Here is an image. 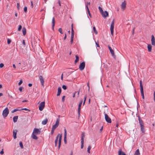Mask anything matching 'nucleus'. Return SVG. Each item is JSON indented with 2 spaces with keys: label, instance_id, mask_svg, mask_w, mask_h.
<instances>
[{
  "label": "nucleus",
  "instance_id": "obj_1",
  "mask_svg": "<svg viewBox=\"0 0 155 155\" xmlns=\"http://www.w3.org/2000/svg\"><path fill=\"white\" fill-rule=\"evenodd\" d=\"M62 137V134H58L56 137V139L55 141V146L56 147L58 145V149L60 147L61 144V141Z\"/></svg>",
  "mask_w": 155,
  "mask_h": 155
},
{
  "label": "nucleus",
  "instance_id": "obj_2",
  "mask_svg": "<svg viewBox=\"0 0 155 155\" xmlns=\"http://www.w3.org/2000/svg\"><path fill=\"white\" fill-rule=\"evenodd\" d=\"M60 121L59 118H57L56 120V123L52 126V131L54 132V130L58 127L59 125Z\"/></svg>",
  "mask_w": 155,
  "mask_h": 155
},
{
  "label": "nucleus",
  "instance_id": "obj_3",
  "mask_svg": "<svg viewBox=\"0 0 155 155\" xmlns=\"http://www.w3.org/2000/svg\"><path fill=\"white\" fill-rule=\"evenodd\" d=\"M9 111L7 107H6L3 110L2 112V115L4 117H6L8 114Z\"/></svg>",
  "mask_w": 155,
  "mask_h": 155
},
{
  "label": "nucleus",
  "instance_id": "obj_4",
  "mask_svg": "<svg viewBox=\"0 0 155 155\" xmlns=\"http://www.w3.org/2000/svg\"><path fill=\"white\" fill-rule=\"evenodd\" d=\"M104 118L106 121L109 123H111V119L105 113V112L104 113Z\"/></svg>",
  "mask_w": 155,
  "mask_h": 155
},
{
  "label": "nucleus",
  "instance_id": "obj_5",
  "mask_svg": "<svg viewBox=\"0 0 155 155\" xmlns=\"http://www.w3.org/2000/svg\"><path fill=\"white\" fill-rule=\"evenodd\" d=\"M45 102L43 101L41 102L39 106V109L40 111H42L45 107Z\"/></svg>",
  "mask_w": 155,
  "mask_h": 155
},
{
  "label": "nucleus",
  "instance_id": "obj_6",
  "mask_svg": "<svg viewBox=\"0 0 155 155\" xmlns=\"http://www.w3.org/2000/svg\"><path fill=\"white\" fill-rule=\"evenodd\" d=\"M114 20H113L111 23L110 27L111 34V35L112 36L113 35V32H114Z\"/></svg>",
  "mask_w": 155,
  "mask_h": 155
},
{
  "label": "nucleus",
  "instance_id": "obj_7",
  "mask_svg": "<svg viewBox=\"0 0 155 155\" xmlns=\"http://www.w3.org/2000/svg\"><path fill=\"white\" fill-rule=\"evenodd\" d=\"M40 131L39 129L35 128L33 130L32 134L36 135L40 134Z\"/></svg>",
  "mask_w": 155,
  "mask_h": 155
},
{
  "label": "nucleus",
  "instance_id": "obj_8",
  "mask_svg": "<svg viewBox=\"0 0 155 155\" xmlns=\"http://www.w3.org/2000/svg\"><path fill=\"white\" fill-rule=\"evenodd\" d=\"M85 67V63L83 62L81 63L79 68L80 70L82 71L83 70Z\"/></svg>",
  "mask_w": 155,
  "mask_h": 155
},
{
  "label": "nucleus",
  "instance_id": "obj_9",
  "mask_svg": "<svg viewBox=\"0 0 155 155\" xmlns=\"http://www.w3.org/2000/svg\"><path fill=\"white\" fill-rule=\"evenodd\" d=\"M39 78L42 85L43 87L44 84V79L43 77H42V76L40 75L39 76Z\"/></svg>",
  "mask_w": 155,
  "mask_h": 155
},
{
  "label": "nucleus",
  "instance_id": "obj_10",
  "mask_svg": "<svg viewBox=\"0 0 155 155\" xmlns=\"http://www.w3.org/2000/svg\"><path fill=\"white\" fill-rule=\"evenodd\" d=\"M108 48L109 49L112 55V56H113L114 58H115L116 56H115L114 54V50L112 49V48H111V47L108 45Z\"/></svg>",
  "mask_w": 155,
  "mask_h": 155
},
{
  "label": "nucleus",
  "instance_id": "obj_11",
  "mask_svg": "<svg viewBox=\"0 0 155 155\" xmlns=\"http://www.w3.org/2000/svg\"><path fill=\"white\" fill-rule=\"evenodd\" d=\"M126 2L125 1H124L123 2L121 5V8L123 10V11L126 8Z\"/></svg>",
  "mask_w": 155,
  "mask_h": 155
},
{
  "label": "nucleus",
  "instance_id": "obj_12",
  "mask_svg": "<svg viewBox=\"0 0 155 155\" xmlns=\"http://www.w3.org/2000/svg\"><path fill=\"white\" fill-rule=\"evenodd\" d=\"M64 141L65 143H67V130L66 129H64Z\"/></svg>",
  "mask_w": 155,
  "mask_h": 155
},
{
  "label": "nucleus",
  "instance_id": "obj_13",
  "mask_svg": "<svg viewBox=\"0 0 155 155\" xmlns=\"http://www.w3.org/2000/svg\"><path fill=\"white\" fill-rule=\"evenodd\" d=\"M83 102V100H81L79 104L78 105V115H80V110H81V105L82 104V103Z\"/></svg>",
  "mask_w": 155,
  "mask_h": 155
},
{
  "label": "nucleus",
  "instance_id": "obj_14",
  "mask_svg": "<svg viewBox=\"0 0 155 155\" xmlns=\"http://www.w3.org/2000/svg\"><path fill=\"white\" fill-rule=\"evenodd\" d=\"M101 14L102 15L103 17L104 18H106L108 16V13L106 11H105L104 12L103 11V12L101 13Z\"/></svg>",
  "mask_w": 155,
  "mask_h": 155
},
{
  "label": "nucleus",
  "instance_id": "obj_15",
  "mask_svg": "<svg viewBox=\"0 0 155 155\" xmlns=\"http://www.w3.org/2000/svg\"><path fill=\"white\" fill-rule=\"evenodd\" d=\"M151 44L155 46V38L153 35H152L151 39Z\"/></svg>",
  "mask_w": 155,
  "mask_h": 155
},
{
  "label": "nucleus",
  "instance_id": "obj_16",
  "mask_svg": "<svg viewBox=\"0 0 155 155\" xmlns=\"http://www.w3.org/2000/svg\"><path fill=\"white\" fill-rule=\"evenodd\" d=\"M17 132V130H13V136L14 138L15 139L16 138V134Z\"/></svg>",
  "mask_w": 155,
  "mask_h": 155
},
{
  "label": "nucleus",
  "instance_id": "obj_17",
  "mask_svg": "<svg viewBox=\"0 0 155 155\" xmlns=\"http://www.w3.org/2000/svg\"><path fill=\"white\" fill-rule=\"evenodd\" d=\"M72 26V29H71V39H73L74 37V31L73 29V24L71 25Z\"/></svg>",
  "mask_w": 155,
  "mask_h": 155
},
{
  "label": "nucleus",
  "instance_id": "obj_18",
  "mask_svg": "<svg viewBox=\"0 0 155 155\" xmlns=\"http://www.w3.org/2000/svg\"><path fill=\"white\" fill-rule=\"evenodd\" d=\"M55 23L54 18L53 17L52 19V28L53 30H54V26Z\"/></svg>",
  "mask_w": 155,
  "mask_h": 155
},
{
  "label": "nucleus",
  "instance_id": "obj_19",
  "mask_svg": "<svg viewBox=\"0 0 155 155\" xmlns=\"http://www.w3.org/2000/svg\"><path fill=\"white\" fill-rule=\"evenodd\" d=\"M61 87H59L58 88V94H57V96H59L60 95V94L61 93Z\"/></svg>",
  "mask_w": 155,
  "mask_h": 155
},
{
  "label": "nucleus",
  "instance_id": "obj_20",
  "mask_svg": "<svg viewBox=\"0 0 155 155\" xmlns=\"http://www.w3.org/2000/svg\"><path fill=\"white\" fill-rule=\"evenodd\" d=\"M85 133H82L81 134V141H84V139L85 137Z\"/></svg>",
  "mask_w": 155,
  "mask_h": 155
},
{
  "label": "nucleus",
  "instance_id": "obj_21",
  "mask_svg": "<svg viewBox=\"0 0 155 155\" xmlns=\"http://www.w3.org/2000/svg\"><path fill=\"white\" fill-rule=\"evenodd\" d=\"M134 155H140V153L139 149H137L135 152Z\"/></svg>",
  "mask_w": 155,
  "mask_h": 155
},
{
  "label": "nucleus",
  "instance_id": "obj_22",
  "mask_svg": "<svg viewBox=\"0 0 155 155\" xmlns=\"http://www.w3.org/2000/svg\"><path fill=\"white\" fill-rule=\"evenodd\" d=\"M147 48L148 51L149 52H150L152 50V46L150 45H148L147 46Z\"/></svg>",
  "mask_w": 155,
  "mask_h": 155
},
{
  "label": "nucleus",
  "instance_id": "obj_23",
  "mask_svg": "<svg viewBox=\"0 0 155 155\" xmlns=\"http://www.w3.org/2000/svg\"><path fill=\"white\" fill-rule=\"evenodd\" d=\"M22 32L24 35H25L26 34V29L24 27L22 29Z\"/></svg>",
  "mask_w": 155,
  "mask_h": 155
},
{
  "label": "nucleus",
  "instance_id": "obj_24",
  "mask_svg": "<svg viewBox=\"0 0 155 155\" xmlns=\"http://www.w3.org/2000/svg\"><path fill=\"white\" fill-rule=\"evenodd\" d=\"M48 120L47 119H45L42 122V124L43 125H45L46 124L47 122H48Z\"/></svg>",
  "mask_w": 155,
  "mask_h": 155
},
{
  "label": "nucleus",
  "instance_id": "obj_25",
  "mask_svg": "<svg viewBox=\"0 0 155 155\" xmlns=\"http://www.w3.org/2000/svg\"><path fill=\"white\" fill-rule=\"evenodd\" d=\"M140 90H143V86L142 85V81L141 80H140Z\"/></svg>",
  "mask_w": 155,
  "mask_h": 155
},
{
  "label": "nucleus",
  "instance_id": "obj_26",
  "mask_svg": "<svg viewBox=\"0 0 155 155\" xmlns=\"http://www.w3.org/2000/svg\"><path fill=\"white\" fill-rule=\"evenodd\" d=\"M18 119V116H16L14 117L13 118V120L14 122L15 123L17 121Z\"/></svg>",
  "mask_w": 155,
  "mask_h": 155
},
{
  "label": "nucleus",
  "instance_id": "obj_27",
  "mask_svg": "<svg viewBox=\"0 0 155 155\" xmlns=\"http://www.w3.org/2000/svg\"><path fill=\"white\" fill-rule=\"evenodd\" d=\"M139 124L140 126H143V124L142 120L140 118L139 119Z\"/></svg>",
  "mask_w": 155,
  "mask_h": 155
},
{
  "label": "nucleus",
  "instance_id": "obj_28",
  "mask_svg": "<svg viewBox=\"0 0 155 155\" xmlns=\"http://www.w3.org/2000/svg\"><path fill=\"white\" fill-rule=\"evenodd\" d=\"M86 9H87V12H88V14H89V16L90 17H91V13H90V11H89V8H88V6H87V5H86Z\"/></svg>",
  "mask_w": 155,
  "mask_h": 155
},
{
  "label": "nucleus",
  "instance_id": "obj_29",
  "mask_svg": "<svg viewBox=\"0 0 155 155\" xmlns=\"http://www.w3.org/2000/svg\"><path fill=\"white\" fill-rule=\"evenodd\" d=\"M32 138L34 139H35V140L38 139V137L36 136H35V134H32Z\"/></svg>",
  "mask_w": 155,
  "mask_h": 155
},
{
  "label": "nucleus",
  "instance_id": "obj_30",
  "mask_svg": "<svg viewBox=\"0 0 155 155\" xmlns=\"http://www.w3.org/2000/svg\"><path fill=\"white\" fill-rule=\"evenodd\" d=\"M76 60H75V63H76L79 60V57L78 55H76Z\"/></svg>",
  "mask_w": 155,
  "mask_h": 155
},
{
  "label": "nucleus",
  "instance_id": "obj_31",
  "mask_svg": "<svg viewBox=\"0 0 155 155\" xmlns=\"http://www.w3.org/2000/svg\"><path fill=\"white\" fill-rule=\"evenodd\" d=\"M140 93H141V96H142V98L143 99H144V95L143 90H140Z\"/></svg>",
  "mask_w": 155,
  "mask_h": 155
},
{
  "label": "nucleus",
  "instance_id": "obj_32",
  "mask_svg": "<svg viewBox=\"0 0 155 155\" xmlns=\"http://www.w3.org/2000/svg\"><path fill=\"white\" fill-rule=\"evenodd\" d=\"M20 111V109H15L11 111V113H14L17 111Z\"/></svg>",
  "mask_w": 155,
  "mask_h": 155
},
{
  "label": "nucleus",
  "instance_id": "obj_33",
  "mask_svg": "<svg viewBox=\"0 0 155 155\" xmlns=\"http://www.w3.org/2000/svg\"><path fill=\"white\" fill-rule=\"evenodd\" d=\"M91 146H89L87 148V152L89 153H90V150L91 149Z\"/></svg>",
  "mask_w": 155,
  "mask_h": 155
},
{
  "label": "nucleus",
  "instance_id": "obj_34",
  "mask_svg": "<svg viewBox=\"0 0 155 155\" xmlns=\"http://www.w3.org/2000/svg\"><path fill=\"white\" fill-rule=\"evenodd\" d=\"M19 145H20V147H21V149L23 148L24 147H23V145L22 143V142H21V141L20 142Z\"/></svg>",
  "mask_w": 155,
  "mask_h": 155
},
{
  "label": "nucleus",
  "instance_id": "obj_35",
  "mask_svg": "<svg viewBox=\"0 0 155 155\" xmlns=\"http://www.w3.org/2000/svg\"><path fill=\"white\" fill-rule=\"evenodd\" d=\"M141 131L143 133L144 132V127L143 126H140Z\"/></svg>",
  "mask_w": 155,
  "mask_h": 155
},
{
  "label": "nucleus",
  "instance_id": "obj_36",
  "mask_svg": "<svg viewBox=\"0 0 155 155\" xmlns=\"http://www.w3.org/2000/svg\"><path fill=\"white\" fill-rule=\"evenodd\" d=\"M98 9H99V11H100V13H101L103 12V10H102V8L101 7H100L99 6V7H98Z\"/></svg>",
  "mask_w": 155,
  "mask_h": 155
},
{
  "label": "nucleus",
  "instance_id": "obj_37",
  "mask_svg": "<svg viewBox=\"0 0 155 155\" xmlns=\"http://www.w3.org/2000/svg\"><path fill=\"white\" fill-rule=\"evenodd\" d=\"M93 30H94V32L96 34H97V31L96 30V28H95V27H93Z\"/></svg>",
  "mask_w": 155,
  "mask_h": 155
},
{
  "label": "nucleus",
  "instance_id": "obj_38",
  "mask_svg": "<svg viewBox=\"0 0 155 155\" xmlns=\"http://www.w3.org/2000/svg\"><path fill=\"white\" fill-rule=\"evenodd\" d=\"M81 149H82L84 147V141H81Z\"/></svg>",
  "mask_w": 155,
  "mask_h": 155
},
{
  "label": "nucleus",
  "instance_id": "obj_39",
  "mask_svg": "<svg viewBox=\"0 0 155 155\" xmlns=\"http://www.w3.org/2000/svg\"><path fill=\"white\" fill-rule=\"evenodd\" d=\"M86 98H87L86 96H85L84 97V102L83 103V105H84V104L85 103V101H86Z\"/></svg>",
  "mask_w": 155,
  "mask_h": 155
},
{
  "label": "nucleus",
  "instance_id": "obj_40",
  "mask_svg": "<svg viewBox=\"0 0 155 155\" xmlns=\"http://www.w3.org/2000/svg\"><path fill=\"white\" fill-rule=\"evenodd\" d=\"M25 110L26 111H30V110H29L28 109L26 108H22L21 109H20V110Z\"/></svg>",
  "mask_w": 155,
  "mask_h": 155
},
{
  "label": "nucleus",
  "instance_id": "obj_41",
  "mask_svg": "<svg viewBox=\"0 0 155 155\" xmlns=\"http://www.w3.org/2000/svg\"><path fill=\"white\" fill-rule=\"evenodd\" d=\"M22 26L21 25H19L18 26V30L19 31H21V29Z\"/></svg>",
  "mask_w": 155,
  "mask_h": 155
},
{
  "label": "nucleus",
  "instance_id": "obj_42",
  "mask_svg": "<svg viewBox=\"0 0 155 155\" xmlns=\"http://www.w3.org/2000/svg\"><path fill=\"white\" fill-rule=\"evenodd\" d=\"M58 31L61 34L63 33L62 30L61 28H60L58 29Z\"/></svg>",
  "mask_w": 155,
  "mask_h": 155
},
{
  "label": "nucleus",
  "instance_id": "obj_43",
  "mask_svg": "<svg viewBox=\"0 0 155 155\" xmlns=\"http://www.w3.org/2000/svg\"><path fill=\"white\" fill-rule=\"evenodd\" d=\"M11 42V40L9 38L7 39V43L8 44H9Z\"/></svg>",
  "mask_w": 155,
  "mask_h": 155
},
{
  "label": "nucleus",
  "instance_id": "obj_44",
  "mask_svg": "<svg viewBox=\"0 0 155 155\" xmlns=\"http://www.w3.org/2000/svg\"><path fill=\"white\" fill-rule=\"evenodd\" d=\"M22 82H23V81H22V80L21 79V80H20V81L18 84V85L19 86V85H21V84L22 83Z\"/></svg>",
  "mask_w": 155,
  "mask_h": 155
},
{
  "label": "nucleus",
  "instance_id": "obj_45",
  "mask_svg": "<svg viewBox=\"0 0 155 155\" xmlns=\"http://www.w3.org/2000/svg\"><path fill=\"white\" fill-rule=\"evenodd\" d=\"M62 87L64 90H66L67 89V87L65 85H63Z\"/></svg>",
  "mask_w": 155,
  "mask_h": 155
},
{
  "label": "nucleus",
  "instance_id": "obj_46",
  "mask_svg": "<svg viewBox=\"0 0 155 155\" xmlns=\"http://www.w3.org/2000/svg\"><path fill=\"white\" fill-rule=\"evenodd\" d=\"M118 155H121L122 151L121 150L118 151Z\"/></svg>",
  "mask_w": 155,
  "mask_h": 155
},
{
  "label": "nucleus",
  "instance_id": "obj_47",
  "mask_svg": "<svg viewBox=\"0 0 155 155\" xmlns=\"http://www.w3.org/2000/svg\"><path fill=\"white\" fill-rule=\"evenodd\" d=\"M4 153L3 149H2V150L0 152V154L1 155L3 154Z\"/></svg>",
  "mask_w": 155,
  "mask_h": 155
},
{
  "label": "nucleus",
  "instance_id": "obj_48",
  "mask_svg": "<svg viewBox=\"0 0 155 155\" xmlns=\"http://www.w3.org/2000/svg\"><path fill=\"white\" fill-rule=\"evenodd\" d=\"M27 7H24V11L25 12H26L27 11Z\"/></svg>",
  "mask_w": 155,
  "mask_h": 155
},
{
  "label": "nucleus",
  "instance_id": "obj_49",
  "mask_svg": "<svg viewBox=\"0 0 155 155\" xmlns=\"http://www.w3.org/2000/svg\"><path fill=\"white\" fill-rule=\"evenodd\" d=\"M65 97V96H63L62 97V101L63 102H64V98Z\"/></svg>",
  "mask_w": 155,
  "mask_h": 155
},
{
  "label": "nucleus",
  "instance_id": "obj_50",
  "mask_svg": "<svg viewBox=\"0 0 155 155\" xmlns=\"http://www.w3.org/2000/svg\"><path fill=\"white\" fill-rule=\"evenodd\" d=\"M4 65V64L2 63H1L0 64V68H2L3 67Z\"/></svg>",
  "mask_w": 155,
  "mask_h": 155
},
{
  "label": "nucleus",
  "instance_id": "obj_51",
  "mask_svg": "<svg viewBox=\"0 0 155 155\" xmlns=\"http://www.w3.org/2000/svg\"><path fill=\"white\" fill-rule=\"evenodd\" d=\"M31 8H32L33 7L34 5L33 3V2L32 1H31Z\"/></svg>",
  "mask_w": 155,
  "mask_h": 155
},
{
  "label": "nucleus",
  "instance_id": "obj_52",
  "mask_svg": "<svg viewBox=\"0 0 155 155\" xmlns=\"http://www.w3.org/2000/svg\"><path fill=\"white\" fill-rule=\"evenodd\" d=\"M23 89V87H20L19 88V91H20V92H21L22 91V90Z\"/></svg>",
  "mask_w": 155,
  "mask_h": 155
},
{
  "label": "nucleus",
  "instance_id": "obj_53",
  "mask_svg": "<svg viewBox=\"0 0 155 155\" xmlns=\"http://www.w3.org/2000/svg\"><path fill=\"white\" fill-rule=\"evenodd\" d=\"M87 86L88 87V91H89V90H90V87H89V82H88L87 83Z\"/></svg>",
  "mask_w": 155,
  "mask_h": 155
},
{
  "label": "nucleus",
  "instance_id": "obj_54",
  "mask_svg": "<svg viewBox=\"0 0 155 155\" xmlns=\"http://www.w3.org/2000/svg\"><path fill=\"white\" fill-rule=\"evenodd\" d=\"M96 45L97 47H100L99 45L96 42Z\"/></svg>",
  "mask_w": 155,
  "mask_h": 155
},
{
  "label": "nucleus",
  "instance_id": "obj_55",
  "mask_svg": "<svg viewBox=\"0 0 155 155\" xmlns=\"http://www.w3.org/2000/svg\"><path fill=\"white\" fill-rule=\"evenodd\" d=\"M66 38V34L65 33V36L64 38V39L65 40Z\"/></svg>",
  "mask_w": 155,
  "mask_h": 155
},
{
  "label": "nucleus",
  "instance_id": "obj_56",
  "mask_svg": "<svg viewBox=\"0 0 155 155\" xmlns=\"http://www.w3.org/2000/svg\"><path fill=\"white\" fill-rule=\"evenodd\" d=\"M61 80H63V74H62L61 75Z\"/></svg>",
  "mask_w": 155,
  "mask_h": 155
},
{
  "label": "nucleus",
  "instance_id": "obj_57",
  "mask_svg": "<svg viewBox=\"0 0 155 155\" xmlns=\"http://www.w3.org/2000/svg\"><path fill=\"white\" fill-rule=\"evenodd\" d=\"M17 8H18V9H19V4L18 3H17Z\"/></svg>",
  "mask_w": 155,
  "mask_h": 155
},
{
  "label": "nucleus",
  "instance_id": "obj_58",
  "mask_svg": "<svg viewBox=\"0 0 155 155\" xmlns=\"http://www.w3.org/2000/svg\"><path fill=\"white\" fill-rule=\"evenodd\" d=\"M32 84H31V83H29L28 84V86L29 87H31L32 86Z\"/></svg>",
  "mask_w": 155,
  "mask_h": 155
},
{
  "label": "nucleus",
  "instance_id": "obj_59",
  "mask_svg": "<svg viewBox=\"0 0 155 155\" xmlns=\"http://www.w3.org/2000/svg\"><path fill=\"white\" fill-rule=\"evenodd\" d=\"M22 43H23V44L24 45H25V41L24 40H23V42H22Z\"/></svg>",
  "mask_w": 155,
  "mask_h": 155
},
{
  "label": "nucleus",
  "instance_id": "obj_60",
  "mask_svg": "<svg viewBox=\"0 0 155 155\" xmlns=\"http://www.w3.org/2000/svg\"><path fill=\"white\" fill-rule=\"evenodd\" d=\"M73 39H71V44H72L73 42Z\"/></svg>",
  "mask_w": 155,
  "mask_h": 155
},
{
  "label": "nucleus",
  "instance_id": "obj_61",
  "mask_svg": "<svg viewBox=\"0 0 155 155\" xmlns=\"http://www.w3.org/2000/svg\"><path fill=\"white\" fill-rule=\"evenodd\" d=\"M28 101V100H24L22 101V102H27Z\"/></svg>",
  "mask_w": 155,
  "mask_h": 155
},
{
  "label": "nucleus",
  "instance_id": "obj_62",
  "mask_svg": "<svg viewBox=\"0 0 155 155\" xmlns=\"http://www.w3.org/2000/svg\"><path fill=\"white\" fill-rule=\"evenodd\" d=\"M121 154L122 155H126V154L124 152H122Z\"/></svg>",
  "mask_w": 155,
  "mask_h": 155
},
{
  "label": "nucleus",
  "instance_id": "obj_63",
  "mask_svg": "<svg viewBox=\"0 0 155 155\" xmlns=\"http://www.w3.org/2000/svg\"><path fill=\"white\" fill-rule=\"evenodd\" d=\"M13 67L14 68H16V67H15V65L14 64H13Z\"/></svg>",
  "mask_w": 155,
  "mask_h": 155
},
{
  "label": "nucleus",
  "instance_id": "obj_64",
  "mask_svg": "<svg viewBox=\"0 0 155 155\" xmlns=\"http://www.w3.org/2000/svg\"><path fill=\"white\" fill-rule=\"evenodd\" d=\"M103 127H101V129H100V131H102V130H103Z\"/></svg>",
  "mask_w": 155,
  "mask_h": 155
}]
</instances>
